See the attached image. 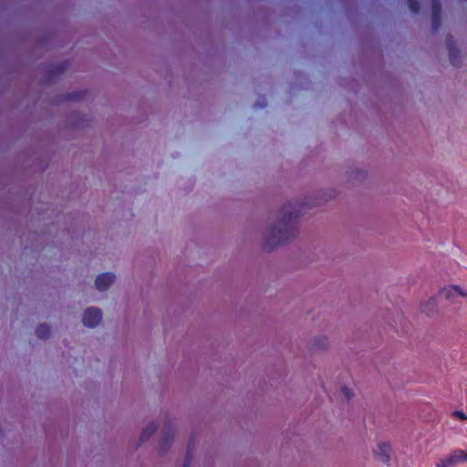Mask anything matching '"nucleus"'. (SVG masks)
Masks as SVG:
<instances>
[{
    "instance_id": "nucleus-1",
    "label": "nucleus",
    "mask_w": 467,
    "mask_h": 467,
    "mask_svg": "<svg viewBox=\"0 0 467 467\" xmlns=\"http://www.w3.org/2000/svg\"><path fill=\"white\" fill-rule=\"evenodd\" d=\"M304 203L288 202L283 206L277 219L265 225L261 235V244L265 251L292 242L299 233V218L306 213Z\"/></svg>"
},
{
    "instance_id": "nucleus-2",
    "label": "nucleus",
    "mask_w": 467,
    "mask_h": 467,
    "mask_svg": "<svg viewBox=\"0 0 467 467\" xmlns=\"http://www.w3.org/2000/svg\"><path fill=\"white\" fill-rule=\"evenodd\" d=\"M177 428L178 420L170 415H164L158 442L159 453H165L171 448L177 433Z\"/></svg>"
},
{
    "instance_id": "nucleus-3",
    "label": "nucleus",
    "mask_w": 467,
    "mask_h": 467,
    "mask_svg": "<svg viewBox=\"0 0 467 467\" xmlns=\"http://www.w3.org/2000/svg\"><path fill=\"white\" fill-rule=\"evenodd\" d=\"M337 196V192L335 189L320 190L313 193V195L306 197L304 201L299 203H304L303 209L306 213L307 210L322 205L328 201L335 199Z\"/></svg>"
},
{
    "instance_id": "nucleus-4",
    "label": "nucleus",
    "mask_w": 467,
    "mask_h": 467,
    "mask_svg": "<svg viewBox=\"0 0 467 467\" xmlns=\"http://www.w3.org/2000/svg\"><path fill=\"white\" fill-rule=\"evenodd\" d=\"M102 321V311L96 306L86 308L82 314V323L85 327L94 328Z\"/></svg>"
},
{
    "instance_id": "nucleus-5",
    "label": "nucleus",
    "mask_w": 467,
    "mask_h": 467,
    "mask_svg": "<svg viewBox=\"0 0 467 467\" xmlns=\"http://www.w3.org/2000/svg\"><path fill=\"white\" fill-rule=\"evenodd\" d=\"M116 275L111 272H105L99 274L94 281L96 289L99 292H105L109 290L116 281Z\"/></svg>"
},
{
    "instance_id": "nucleus-6",
    "label": "nucleus",
    "mask_w": 467,
    "mask_h": 467,
    "mask_svg": "<svg viewBox=\"0 0 467 467\" xmlns=\"http://www.w3.org/2000/svg\"><path fill=\"white\" fill-rule=\"evenodd\" d=\"M90 123V119L83 113L72 112L67 119V126L70 129L80 130Z\"/></svg>"
},
{
    "instance_id": "nucleus-7",
    "label": "nucleus",
    "mask_w": 467,
    "mask_h": 467,
    "mask_svg": "<svg viewBox=\"0 0 467 467\" xmlns=\"http://www.w3.org/2000/svg\"><path fill=\"white\" fill-rule=\"evenodd\" d=\"M459 296H467V292H464L461 287L457 285H449L440 290L438 297L445 300L455 302Z\"/></svg>"
},
{
    "instance_id": "nucleus-8",
    "label": "nucleus",
    "mask_w": 467,
    "mask_h": 467,
    "mask_svg": "<svg viewBox=\"0 0 467 467\" xmlns=\"http://www.w3.org/2000/svg\"><path fill=\"white\" fill-rule=\"evenodd\" d=\"M391 448L389 443L381 442L378 444L374 451L377 460L382 463H388L390 460Z\"/></svg>"
},
{
    "instance_id": "nucleus-9",
    "label": "nucleus",
    "mask_w": 467,
    "mask_h": 467,
    "mask_svg": "<svg viewBox=\"0 0 467 467\" xmlns=\"http://www.w3.org/2000/svg\"><path fill=\"white\" fill-rule=\"evenodd\" d=\"M447 47L451 63L453 66L460 67L462 64V57L451 37L447 38Z\"/></svg>"
},
{
    "instance_id": "nucleus-10",
    "label": "nucleus",
    "mask_w": 467,
    "mask_h": 467,
    "mask_svg": "<svg viewBox=\"0 0 467 467\" xmlns=\"http://www.w3.org/2000/svg\"><path fill=\"white\" fill-rule=\"evenodd\" d=\"M159 423L155 420H150L145 424L141 430L140 436V443L147 441L157 431Z\"/></svg>"
},
{
    "instance_id": "nucleus-11",
    "label": "nucleus",
    "mask_w": 467,
    "mask_h": 467,
    "mask_svg": "<svg viewBox=\"0 0 467 467\" xmlns=\"http://www.w3.org/2000/svg\"><path fill=\"white\" fill-rule=\"evenodd\" d=\"M439 297L431 296L420 303V310L428 316L434 314L438 309Z\"/></svg>"
},
{
    "instance_id": "nucleus-12",
    "label": "nucleus",
    "mask_w": 467,
    "mask_h": 467,
    "mask_svg": "<svg viewBox=\"0 0 467 467\" xmlns=\"http://www.w3.org/2000/svg\"><path fill=\"white\" fill-rule=\"evenodd\" d=\"M441 25V3L439 0L432 1V27L437 30Z\"/></svg>"
},
{
    "instance_id": "nucleus-13",
    "label": "nucleus",
    "mask_w": 467,
    "mask_h": 467,
    "mask_svg": "<svg viewBox=\"0 0 467 467\" xmlns=\"http://www.w3.org/2000/svg\"><path fill=\"white\" fill-rule=\"evenodd\" d=\"M51 334V327L47 323L39 324L36 328V335L40 339H47Z\"/></svg>"
},
{
    "instance_id": "nucleus-14",
    "label": "nucleus",
    "mask_w": 467,
    "mask_h": 467,
    "mask_svg": "<svg viewBox=\"0 0 467 467\" xmlns=\"http://www.w3.org/2000/svg\"><path fill=\"white\" fill-rule=\"evenodd\" d=\"M312 348L315 349H327L328 347V338L325 336L316 337L312 339Z\"/></svg>"
},
{
    "instance_id": "nucleus-15",
    "label": "nucleus",
    "mask_w": 467,
    "mask_h": 467,
    "mask_svg": "<svg viewBox=\"0 0 467 467\" xmlns=\"http://www.w3.org/2000/svg\"><path fill=\"white\" fill-rule=\"evenodd\" d=\"M450 455L456 464L466 462V455L462 450H454Z\"/></svg>"
},
{
    "instance_id": "nucleus-16",
    "label": "nucleus",
    "mask_w": 467,
    "mask_h": 467,
    "mask_svg": "<svg viewBox=\"0 0 467 467\" xmlns=\"http://www.w3.org/2000/svg\"><path fill=\"white\" fill-rule=\"evenodd\" d=\"M366 171L362 169H354L350 171L349 179L352 181L361 182L366 178Z\"/></svg>"
},
{
    "instance_id": "nucleus-17",
    "label": "nucleus",
    "mask_w": 467,
    "mask_h": 467,
    "mask_svg": "<svg viewBox=\"0 0 467 467\" xmlns=\"http://www.w3.org/2000/svg\"><path fill=\"white\" fill-rule=\"evenodd\" d=\"M455 465H456V463H454L451 455H448V456L441 459L439 461V462H437V464H436L437 467H454Z\"/></svg>"
},
{
    "instance_id": "nucleus-18",
    "label": "nucleus",
    "mask_w": 467,
    "mask_h": 467,
    "mask_svg": "<svg viewBox=\"0 0 467 467\" xmlns=\"http://www.w3.org/2000/svg\"><path fill=\"white\" fill-rule=\"evenodd\" d=\"M67 68V65L65 63L56 66L51 71L50 78H54L55 75L62 73Z\"/></svg>"
},
{
    "instance_id": "nucleus-19",
    "label": "nucleus",
    "mask_w": 467,
    "mask_h": 467,
    "mask_svg": "<svg viewBox=\"0 0 467 467\" xmlns=\"http://www.w3.org/2000/svg\"><path fill=\"white\" fill-rule=\"evenodd\" d=\"M408 5L413 13H417L420 9V5L417 0H408Z\"/></svg>"
},
{
    "instance_id": "nucleus-20",
    "label": "nucleus",
    "mask_w": 467,
    "mask_h": 467,
    "mask_svg": "<svg viewBox=\"0 0 467 467\" xmlns=\"http://www.w3.org/2000/svg\"><path fill=\"white\" fill-rule=\"evenodd\" d=\"M341 391H342V394L344 395V397L346 398V400H349L354 396L353 391L347 387H343L341 389Z\"/></svg>"
},
{
    "instance_id": "nucleus-21",
    "label": "nucleus",
    "mask_w": 467,
    "mask_h": 467,
    "mask_svg": "<svg viewBox=\"0 0 467 467\" xmlns=\"http://www.w3.org/2000/svg\"><path fill=\"white\" fill-rule=\"evenodd\" d=\"M452 417L457 418V419H459L461 420H467L466 415L462 411H458V410L452 412Z\"/></svg>"
},
{
    "instance_id": "nucleus-22",
    "label": "nucleus",
    "mask_w": 467,
    "mask_h": 467,
    "mask_svg": "<svg viewBox=\"0 0 467 467\" xmlns=\"http://www.w3.org/2000/svg\"><path fill=\"white\" fill-rule=\"evenodd\" d=\"M82 95V93H71L68 95L67 99H78V98Z\"/></svg>"
},
{
    "instance_id": "nucleus-23",
    "label": "nucleus",
    "mask_w": 467,
    "mask_h": 467,
    "mask_svg": "<svg viewBox=\"0 0 467 467\" xmlns=\"http://www.w3.org/2000/svg\"><path fill=\"white\" fill-rule=\"evenodd\" d=\"M464 453H465V455H466V462H467V450H466V451H464Z\"/></svg>"
}]
</instances>
